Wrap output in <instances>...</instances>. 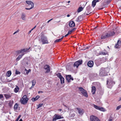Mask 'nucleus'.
<instances>
[{
    "instance_id": "obj_1",
    "label": "nucleus",
    "mask_w": 121,
    "mask_h": 121,
    "mask_svg": "<svg viewBox=\"0 0 121 121\" xmlns=\"http://www.w3.org/2000/svg\"><path fill=\"white\" fill-rule=\"evenodd\" d=\"M114 34L115 33L113 31L105 32L103 33L101 36V38L103 39H106L113 36Z\"/></svg>"
},
{
    "instance_id": "obj_5",
    "label": "nucleus",
    "mask_w": 121,
    "mask_h": 121,
    "mask_svg": "<svg viewBox=\"0 0 121 121\" xmlns=\"http://www.w3.org/2000/svg\"><path fill=\"white\" fill-rule=\"evenodd\" d=\"M79 89L84 96L86 97H88V95L87 94V92L86 90L82 87H79Z\"/></svg>"
},
{
    "instance_id": "obj_28",
    "label": "nucleus",
    "mask_w": 121,
    "mask_h": 121,
    "mask_svg": "<svg viewBox=\"0 0 121 121\" xmlns=\"http://www.w3.org/2000/svg\"><path fill=\"white\" fill-rule=\"evenodd\" d=\"M16 53L17 54V55L19 54L22 53V54L24 53L23 52V51L22 49L20 50L17 51L16 52Z\"/></svg>"
},
{
    "instance_id": "obj_45",
    "label": "nucleus",
    "mask_w": 121,
    "mask_h": 121,
    "mask_svg": "<svg viewBox=\"0 0 121 121\" xmlns=\"http://www.w3.org/2000/svg\"><path fill=\"white\" fill-rule=\"evenodd\" d=\"M21 117V116L19 115L18 117H17V118L16 119L15 121H18L19 120V119H20V118Z\"/></svg>"
},
{
    "instance_id": "obj_6",
    "label": "nucleus",
    "mask_w": 121,
    "mask_h": 121,
    "mask_svg": "<svg viewBox=\"0 0 121 121\" xmlns=\"http://www.w3.org/2000/svg\"><path fill=\"white\" fill-rule=\"evenodd\" d=\"M28 100L26 95H25L21 100V102L22 104H25L27 103Z\"/></svg>"
},
{
    "instance_id": "obj_31",
    "label": "nucleus",
    "mask_w": 121,
    "mask_h": 121,
    "mask_svg": "<svg viewBox=\"0 0 121 121\" xmlns=\"http://www.w3.org/2000/svg\"><path fill=\"white\" fill-rule=\"evenodd\" d=\"M11 74V72L10 71H9L7 72L6 73V76L8 77H9Z\"/></svg>"
},
{
    "instance_id": "obj_34",
    "label": "nucleus",
    "mask_w": 121,
    "mask_h": 121,
    "mask_svg": "<svg viewBox=\"0 0 121 121\" xmlns=\"http://www.w3.org/2000/svg\"><path fill=\"white\" fill-rule=\"evenodd\" d=\"M13 103V101H9V106H10V107H11Z\"/></svg>"
},
{
    "instance_id": "obj_47",
    "label": "nucleus",
    "mask_w": 121,
    "mask_h": 121,
    "mask_svg": "<svg viewBox=\"0 0 121 121\" xmlns=\"http://www.w3.org/2000/svg\"><path fill=\"white\" fill-rule=\"evenodd\" d=\"M3 98V96L2 94H0V100L2 98Z\"/></svg>"
},
{
    "instance_id": "obj_38",
    "label": "nucleus",
    "mask_w": 121,
    "mask_h": 121,
    "mask_svg": "<svg viewBox=\"0 0 121 121\" xmlns=\"http://www.w3.org/2000/svg\"><path fill=\"white\" fill-rule=\"evenodd\" d=\"M18 107V105L17 103H16L14 106V109L17 110Z\"/></svg>"
},
{
    "instance_id": "obj_22",
    "label": "nucleus",
    "mask_w": 121,
    "mask_h": 121,
    "mask_svg": "<svg viewBox=\"0 0 121 121\" xmlns=\"http://www.w3.org/2000/svg\"><path fill=\"white\" fill-rule=\"evenodd\" d=\"M91 13V11L90 8H86V11L85 13L86 14V15H89L90 13Z\"/></svg>"
},
{
    "instance_id": "obj_44",
    "label": "nucleus",
    "mask_w": 121,
    "mask_h": 121,
    "mask_svg": "<svg viewBox=\"0 0 121 121\" xmlns=\"http://www.w3.org/2000/svg\"><path fill=\"white\" fill-rule=\"evenodd\" d=\"M15 73L16 74H18L20 73V72H19V71L16 70V71Z\"/></svg>"
},
{
    "instance_id": "obj_23",
    "label": "nucleus",
    "mask_w": 121,
    "mask_h": 121,
    "mask_svg": "<svg viewBox=\"0 0 121 121\" xmlns=\"http://www.w3.org/2000/svg\"><path fill=\"white\" fill-rule=\"evenodd\" d=\"M96 91V88L94 86H93L92 87L91 92L93 94H94L95 93V92Z\"/></svg>"
},
{
    "instance_id": "obj_61",
    "label": "nucleus",
    "mask_w": 121,
    "mask_h": 121,
    "mask_svg": "<svg viewBox=\"0 0 121 121\" xmlns=\"http://www.w3.org/2000/svg\"><path fill=\"white\" fill-rule=\"evenodd\" d=\"M26 64L27 65H28L29 64V63L28 62H26Z\"/></svg>"
},
{
    "instance_id": "obj_18",
    "label": "nucleus",
    "mask_w": 121,
    "mask_h": 121,
    "mask_svg": "<svg viewBox=\"0 0 121 121\" xmlns=\"http://www.w3.org/2000/svg\"><path fill=\"white\" fill-rule=\"evenodd\" d=\"M69 26L70 27H73L75 26V24L73 21H70L69 23Z\"/></svg>"
},
{
    "instance_id": "obj_41",
    "label": "nucleus",
    "mask_w": 121,
    "mask_h": 121,
    "mask_svg": "<svg viewBox=\"0 0 121 121\" xmlns=\"http://www.w3.org/2000/svg\"><path fill=\"white\" fill-rule=\"evenodd\" d=\"M112 0H106V3L108 4Z\"/></svg>"
},
{
    "instance_id": "obj_42",
    "label": "nucleus",
    "mask_w": 121,
    "mask_h": 121,
    "mask_svg": "<svg viewBox=\"0 0 121 121\" xmlns=\"http://www.w3.org/2000/svg\"><path fill=\"white\" fill-rule=\"evenodd\" d=\"M73 30V29L70 31H69L68 32L67 34H68L69 35V34H71Z\"/></svg>"
},
{
    "instance_id": "obj_11",
    "label": "nucleus",
    "mask_w": 121,
    "mask_h": 121,
    "mask_svg": "<svg viewBox=\"0 0 121 121\" xmlns=\"http://www.w3.org/2000/svg\"><path fill=\"white\" fill-rule=\"evenodd\" d=\"M91 121H100L96 117L92 115L90 117Z\"/></svg>"
},
{
    "instance_id": "obj_40",
    "label": "nucleus",
    "mask_w": 121,
    "mask_h": 121,
    "mask_svg": "<svg viewBox=\"0 0 121 121\" xmlns=\"http://www.w3.org/2000/svg\"><path fill=\"white\" fill-rule=\"evenodd\" d=\"M43 104H39L38 105V107L37 108L38 109L39 108L43 106Z\"/></svg>"
},
{
    "instance_id": "obj_25",
    "label": "nucleus",
    "mask_w": 121,
    "mask_h": 121,
    "mask_svg": "<svg viewBox=\"0 0 121 121\" xmlns=\"http://www.w3.org/2000/svg\"><path fill=\"white\" fill-rule=\"evenodd\" d=\"M39 96H37L35 98L33 97L32 98V100L33 101H35L37 100L39 98Z\"/></svg>"
},
{
    "instance_id": "obj_15",
    "label": "nucleus",
    "mask_w": 121,
    "mask_h": 121,
    "mask_svg": "<svg viewBox=\"0 0 121 121\" xmlns=\"http://www.w3.org/2000/svg\"><path fill=\"white\" fill-rule=\"evenodd\" d=\"M66 79L68 82H70V80H73V78L72 77H71V75H67L66 76Z\"/></svg>"
},
{
    "instance_id": "obj_16",
    "label": "nucleus",
    "mask_w": 121,
    "mask_h": 121,
    "mask_svg": "<svg viewBox=\"0 0 121 121\" xmlns=\"http://www.w3.org/2000/svg\"><path fill=\"white\" fill-rule=\"evenodd\" d=\"M94 62L92 61H89L87 63V65L89 67H91L93 65Z\"/></svg>"
},
{
    "instance_id": "obj_57",
    "label": "nucleus",
    "mask_w": 121,
    "mask_h": 121,
    "mask_svg": "<svg viewBox=\"0 0 121 121\" xmlns=\"http://www.w3.org/2000/svg\"><path fill=\"white\" fill-rule=\"evenodd\" d=\"M63 105H64V106L65 107H66V108H67V106H66L65 105H64V104H63Z\"/></svg>"
},
{
    "instance_id": "obj_53",
    "label": "nucleus",
    "mask_w": 121,
    "mask_h": 121,
    "mask_svg": "<svg viewBox=\"0 0 121 121\" xmlns=\"http://www.w3.org/2000/svg\"><path fill=\"white\" fill-rule=\"evenodd\" d=\"M112 119H109L108 120V121H112Z\"/></svg>"
},
{
    "instance_id": "obj_29",
    "label": "nucleus",
    "mask_w": 121,
    "mask_h": 121,
    "mask_svg": "<svg viewBox=\"0 0 121 121\" xmlns=\"http://www.w3.org/2000/svg\"><path fill=\"white\" fill-rule=\"evenodd\" d=\"M82 16H79L77 19V21L79 22L81 21L82 20Z\"/></svg>"
},
{
    "instance_id": "obj_46",
    "label": "nucleus",
    "mask_w": 121,
    "mask_h": 121,
    "mask_svg": "<svg viewBox=\"0 0 121 121\" xmlns=\"http://www.w3.org/2000/svg\"><path fill=\"white\" fill-rule=\"evenodd\" d=\"M19 31V30H17V31H15L14 33L13 34V35H14L15 34H16V33L18 32Z\"/></svg>"
},
{
    "instance_id": "obj_39",
    "label": "nucleus",
    "mask_w": 121,
    "mask_h": 121,
    "mask_svg": "<svg viewBox=\"0 0 121 121\" xmlns=\"http://www.w3.org/2000/svg\"><path fill=\"white\" fill-rule=\"evenodd\" d=\"M29 49L28 48H26V49H22V51H23V52L24 53V52H26Z\"/></svg>"
},
{
    "instance_id": "obj_59",
    "label": "nucleus",
    "mask_w": 121,
    "mask_h": 121,
    "mask_svg": "<svg viewBox=\"0 0 121 121\" xmlns=\"http://www.w3.org/2000/svg\"><path fill=\"white\" fill-rule=\"evenodd\" d=\"M36 26H35L33 28L34 29H35V28H36Z\"/></svg>"
},
{
    "instance_id": "obj_30",
    "label": "nucleus",
    "mask_w": 121,
    "mask_h": 121,
    "mask_svg": "<svg viewBox=\"0 0 121 121\" xmlns=\"http://www.w3.org/2000/svg\"><path fill=\"white\" fill-rule=\"evenodd\" d=\"M4 96L6 99H8L11 97V95L9 94H4Z\"/></svg>"
},
{
    "instance_id": "obj_2",
    "label": "nucleus",
    "mask_w": 121,
    "mask_h": 121,
    "mask_svg": "<svg viewBox=\"0 0 121 121\" xmlns=\"http://www.w3.org/2000/svg\"><path fill=\"white\" fill-rule=\"evenodd\" d=\"M109 72V69L108 68H102L101 69L99 74L102 76H105Z\"/></svg>"
},
{
    "instance_id": "obj_33",
    "label": "nucleus",
    "mask_w": 121,
    "mask_h": 121,
    "mask_svg": "<svg viewBox=\"0 0 121 121\" xmlns=\"http://www.w3.org/2000/svg\"><path fill=\"white\" fill-rule=\"evenodd\" d=\"M61 83L62 84V83H64V78L62 77V78H60Z\"/></svg>"
},
{
    "instance_id": "obj_26",
    "label": "nucleus",
    "mask_w": 121,
    "mask_h": 121,
    "mask_svg": "<svg viewBox=\"0 0 121 121\" xmlns=\"http://www.w3.org/2000/svg\"><path fill=\"white\" fill-rule=\"evenodd\" d=\"M64 37V36H63L61 38L56 39L54 41V42L55 43H56V42H59L61 41H62V39H63V38Z\"/></svg>"
},
{
    "instance_id": "obj_48",
    "label": "nucleus",
    "mask_w": 121,
    "mask_h": 121,
    "mask_svg": "<svg viewBox=\"0 0 121 121\" xmlns=\"http://www.w3.org/2000/svg\"><path fill=\"white\" fill-rule=\"evenodd\" d=\"M30 71V69H29L28 70H27L26 73L28 74L29 72Z\"/></svg>"
},
{
    "instance_id": "obj_21",
    "label": "nucleus",
    "mask_w": 121,
    "mask_h": 121,
    "mask_svg": "<svg viewBox=\"0 0 121 121\" xmlns=\"http://www.w3.org/2000/svg\"><path fill=\"white\" fill-rule=\"evenodd\" d=\"M25 54V53H23L21 55H19L17 57L16 59V61H18L20 59L22 58V56Z\"/></svg>"
},
{
    "instance_id": "obj_20",
    "label": "nucleus",
    "mask_w": 121,
    "mask_h": 121,
    "mask_svg": "<svg viewBox=\"0 0 121 121\" xmlns=\"http://www.w3.org/2000/svg\"><path fill=\"white\" fill-rule=\"evenodd\" d=\"M86 3L85 2H82L81 3V4L79 8H84Z\"/></svg>"
},
{
    "instance_id": "obj_56",
    "label": "nucleus",
    "mask_w": 121,
    "mask_h": 121,
    "mask_svg": "<svg viewBox=\"0 0 121 121\" xmlns=\"http://www.w3.org/2000/svg\"><path fill=\"white\" fill-rule=\"evenodd\" d=\"M59 121H65V120H60Z\"/></svg>"
},
{
    "instance_id": "obj_58",
    "label": "nucleus",
    "mask_w": 121,
    "mask_h": 121,
    "mask_svg": "<svg viewBox=\"0 0 121 121\" xmlns=\"http://www.w3.org/2000/svg\"><path fill=\"white\" fill-rule=\"evenodd\" d=\"M19 121H22V120L21 119H20Z\"/></svg>"
},
{
    "instance_id": "obj_64",
    "label": "nucleus",
    "mask_w": 121,
    "mask_h": 121,
    "mask_svg": "<svg viewBox=\"0 0 121 121\" xmlns=\"http://www.w3.org/2000/svg\"><path fill=\"white\" fill-rule=\"evenodd\" d=\"M68 108V110H69V107H68L67 108Z\"/></svg>"
},
{
    "instance_id": "obj_7",
    "label": "nucleus",
    "mask_w": 121,
    "mask_h": 121,
    "mask_svg": "<svg viewBox=\"0 0 121 121\" xmlns=\"http://www.w3.org/2000/svg\"><path fill=\"white\" fill-rule=\"evenodd\" d=\"M82 60H79L76 61L73 65L74 66L76 67L77 68H78L79 65L82 64Z\"/></svg>"
},
{
    "instance_id": "obj_9",
    "label": "nucleus",
    "mask_w": 121,
    "mask_h": 121,
    "mask_svg": "<svg viewBox=\"0 0 121 121\" xmlns=\"http://www.w3.org/2000/svg\"><path fill=\"white\" fill-rule=\"evenodd\" d=\"M106 61V59L105 58L103 57L99 59L98 61H96L98 65H100L101 63L105 62Z\"/></svg>"
},
{
    "instance_id": "obj_4",
    "label": "nucleus",
    "mask_w": 121,
    "mask_h": 121,
    "mask_svg": "<svg viewBox=\"0 0 121 121\" xmlns=\"http://www.w3.org/2000/svg\"><path fill=\"white\" fill-rule=\"evenodd\" d=\"M41 41L43 44H47L48 43V39L46 36L43 34L41 35Z\"/></svg>"
},
{
    "instance_id": "obj_62",
    "label": "nucleus",
    "mask_w": 121,
    "mask_h": 121,
    "mask_svg": "<svg viewBox=\"0 0 121 121\" xmlns=\"http://www.w3.org/2000/svg\"><path fill=\"white\" fill-rule=\"evenodd\" d=\"M70 1H69L68 2V3H70Z\"/></svg>"
},
{
    "instance_id": "obj_51",
    "label": "nucleus",
    "mask_w": 121,
    "mask_h": 121,
    "mask_svg": "<svg viewBox=\"0 0 121 121\" xmlns=\"http://www.w3.org/2000/svg\"><path fill=\"white\" fill-rule=\"evenodd\" d=\"M53 19L52 18L50 20H48V23L49 22H50Z\"/></svg>"
},
{
    "instance_id": "obj_3",
    "label": "nucleus",
    "mask_w": 121,
    "mask_h": 121,
    "mask_svg": "<svg viewBox=\"0 0 121 121\" xmlns=\"http://www.w3.org/2000/svg\"><path fill=\"white\" fill-rule=\"evenodd\" d=\"M115 83L112 79H108L107 81V87L109 88H111Z\"/></svg>"
},
{
    "instance_id": "obj_43",
    "label": "nucleus",
    "mask_w": 121,
    "mask_h": 121,
    "mask_svg": "<svg viewBox=\"0 0 121 121\" xmlns=\"http://www.w3.org/2000/svg\"><path fill=\"white\" fill-rule=\"evenodd\" d=\"M121 108V105H120L119 106H118L116 108L117 110H118L119 109Z\"/></svg>"
},
{
    "instance_id": "obj_24",
    "label": "nucleus",
    "mask_w": 121,
    "mask_h": 121,
    "mask_svg": "<svg viewBox=\"0 0 121 121\" xmlns=\"http://www.w3.org/2000/svg\"><path fill=\"white\" fill-rule=\"evenodd\" d=\"M19 89V87L17 86H16V87L15 88L14 90V91L15 93H17V92Z\"/></svg>"
},
{
    "instance_id": "obj_35",
    "label": "nucleus",
    "mask_w": 121,
    "mask_h": 121,
    "mask_svg": "<svg viewBox=\"0 0 121 121\" xmlns=\"http://www.w3.org/2000/svg\"><path fill=\"white\" fill-rule=\"evenodd\" d=\"M32 84L31 87H33L34 86L35 84V80H33L32 81Z\"/></svg>"
},
{
    "instance_id": "obj_27",
    "label": "nucleus",
    "mask_w": 121,
    "mask_h": 121,
    "mask_svg": "<svg viewBox=\"0 0 121 121\" xmlns=\"http://www.w3.org/2000/svg\"><path fill=\"white\" fill-rule=\"evenodd\" d=\"M107 54V52L105 51V52H100L99 53V54L100 55H106Z\"/></svg>"
},
{
    "instance_id": "obj_37",
    "label": "nucleus",
    "mask_w": 121,
    "mask_h": 121,
    "mask_svg": "<svg viewBox=\"0 0 121 121\" xmlns=\"http://www.w3.org/2000/svg\"><path fill=\"white\" fill-rule=\"evenodd\" d=\"M57 77L60 79L62 78V76L61 75L60 73H58L57 74Z\"/></svg>"
},
{
    "instance_id": "obj_32",
    "label": "nucleus",
    "mask_w": 121,
    "mask_h": 121,
    "mask_svg": "<svg viewBox=\"0 0 121 121\" xmlns=\"http://www.w3.org/2000/svg\"><path fill=\"white\" fill-rule=\"evenodd\" d=\"M26 17L25 14L24 13H22V14L21 18L22 19L24 20H25V17Z\"/></svg>"
},
{
    "instance_id": "obj_49",
    "label": "nucleus",
    "mask_w": 121,
    "mask_h": 121,
    "mask_svg": "<svg viewBox=\"0 0 121 121\" xmlns=\"http://www.w3.org/2000/svg\"><path fill=\"white\" fill-rule=\"evenodd\" d=\"M31 30H30L28 33V34L29 35L31 33Z\"/></svg>"
},
{
    "instance_id": "obj_63",
    "label": "nucleus",
    "mask_w": 121,
    "mask_h": 121,
    "mask_svg": "<svg viewBox=\"0 0 121 121\" xmlns=\"http://www.w3.org/2000/svg\"><path fill=\"white\" fill-rule=\"evenodd\" d=\"M34 29L33 28L32 29H31V31H32V30H33Z\"/></svg>"
},
{
    "instance_id": "obj_52",
    "label": "nucleus",
    "mask_w": 121,
    "mask_h": 121,
    "mask_svg": "<svg viewBox=\"0 0 121 121\" xmlns=\"http://www.w3.org/2000/svg\"><path fill=\"white\" fill-rule=\"evenodd\" d=\"M43 92L42 91H39L38 92V93H43Z\"/></svg>"
},
{
    "instance_id": "obj_14",
    "label": "nucleus",
    "mask_w": 121,
    "mask_h": 121,
    "mask_svg": "<svg viewBox=\"0 0 121 121\" xmlns=\"http://www.w3.org/2000/svg\"><path fill=\"white\" fill-rule=\"evenodd\" d=\"M26 2L27 4L31 5V6L30 8H34V4L30 0H26Z\"/></svg>"
},
{
    "instance_id": "obj_12",
    "label": "nucleus",
    "mask_w": 121,
    "mask_h": 121,
    "mask_svg": "<svg viewBox=\"0 0 121 121\" xmlns=\"http://www.w3.org/2000/svg\"><path fill=\"white\" fill-rule=\"evenodd\" d=\"M43 68L46 71L45 73H48L50 72V66L49 65H44Z\"/></svg>"
},
{
    "instance_id": "obj_17",
    "label": "nucleus",
    "mask_w": 121,
    "mask_h": 121,
    "mask_svg": "<svg viewBox=\"0 0 121 121\" xmlns=\"http://www.w3.org/2000/svg\"><path fill=\"white\" fill-rule=\"evenodd\" d=\"M76 109L78 110V113L80 114H82L84 112V110L82 109H81L80 108H76Z\"/></svg>"
},
{
    "instance_id": "obj_8",
    "label": "nucleus",
    "mask_w": 121,
    "mask_h": 121,
    "mask_svg": "<svg viewBox=\"0 0 121 121\" xmlns=\"http://www.w3.org/2000/svg\"><path fill=\"white\" fill-rule=\"evenodd\" d=\"M63 117H62L60 116L57 114H55L53 117V121H56L57 119L63 118Z\"/></svg>"
},
{
    "instance_id": "obj_13",
    "label": "nucleus",
    "mask_w": 121,
    "mask_h": 121,
    "mask_svg": "<svg viewBox=\"0 0 121 121\" xmlns=\"http://www.w3.org/2000/svg\"><path fill=\"white\" fill-rule=\"evenodd\" d=\"M121 45V41L120 40H118L117 43L115 46V47L117 49H119Z\"/></svg>"
},
{
    "instance_id": "obj_54",
    "label": "nucleus",
    "mask_w": 121,
    "mask_h": 121,
    "mask_svg": "<svg viewBox=\"0 0 121 121\" xmlns=\"http://www.w3.org/2000/svg\"><path fill=\"white\" fill-rule=\"evenodd\" d=\"M68 35H69L68 34H67L66 35H65L64 37H67V36Z\"/></svg>"
},
{
    "instance_id": "obj_36",
    "label": "nucleus",
    "mask_w": 121,
    "mask_h": 121,
    "mask_svg": "<svg viewBox=\"0 0 121 121\" xmlns=\"http://www.w3.org/2000/svg\"><path fill=\"white\" fill-rule=\"evenodd\" d=\"M83 8H78L77 10V12L78 13H79L82 11L83 10Z\"/></svg>"
},
{
    "instance_id": "obj_55",
    "label": "nucleus",
    "mask_w": 121,
    "mask_h": 121,
    "mask_svg": "<svg viewBox=\"0 0 121 121\" xmlns=\"http://www.w3.org/2000/svg\"><path fill=\"white\" fill-rule=\"evenodd\" d=\"M70 16V15L69 14H68L67 15V17H69Z\"/></svg>"
},
{
    "instance_id": "obj_60",
    "label": "nucleus",
    "mask_w": 121,
    "mask_h": 121,
    "mask_svg": "<svg viewBox=\"0 0 121 121\" xmlns=\"http://www.w3.org/2000/svg\"><path fill=\"white\" fill-rule=\"evenodd\" d=\"M121 100V98H119V101H120Z\"/></svg>"
},
{
    "instance_id": "obj_50",
    "label": "nucleus",
    "mask_w": 121,
    "mask_h": 121,
    "mask_svg": "<svg viewBox=\"0 0 121 121\" xmlns=\"http://www.w3.org/2000/svg\"><path fill=\"white\" fill-rule=\"evenodd\" d=\"M32 8H26V10H29L31 9Z\"/></svg>"
},
{
    "instance_id": "obj_19",
    "label": "nucleus",
    "mask_w": 121,
    "mask_h": 121,
    "mask_svg": "<svg viewBox=\"0 0 121 121\" xmlns=\"http://www.w3.org/2000/svg\"><path fill=\"white\" fill-rule=\"evenodd\" d=\"M99 1V0H93L92 2V6L93 7H94L96 5V3Z\"/></svg>"
},
{
    "instance_id": "obj_10",
    "label": "nucleus",
    "mask_w": 121,
    "mask_h": 121,
    "mask_svg": "<svg viewBox=\"0 0 121 121\" xmlns=\"http://www.w3.org/2000/svg\"><path fill=\"white\" fill-rule=\"evenodd\" d=\"M93 106L97 110L103 112L105 111V109L102 107H100L99 106H98L94 104H93Z\"/></svg>"
}]
</instances>
